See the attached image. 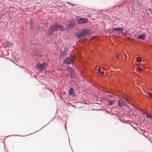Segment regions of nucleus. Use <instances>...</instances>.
<instances>
[{"mask_svg": "<svg viewBox=\"0 0 152 152\" xmlns=\"http://www.w3.org/2000/svg\"><path fill=\"white\" fill-rule=\"evenodd\" d=\"M125 31V32H124L123 33V34L125 35V34L126 33V31Z\"/></svg>", "mask_w": 152, "mask_h": 152, "instance_id": "obj_22", "label": "nucleus"}, {"mask_svg": "<svg viewBox=\"0 0 152 152\" xmlns=\"http://www.w3.org/2000/svg\"><path fill=\"white\" fill-rule=\"evenodd\" d=\"M67 54V50H65V49L64 50V51H61V55L62 56H66Z\"/></svg>", "mask_w": 152, "mask_h": 152, "instance_id": "obj_10", "label": "nucleus"}, {"mask_svg": "<svg viewBox=\"0 0 152 152\" xmlns=\"http://www.w3.org/2000/svg\"><path fill=\"white\" fill-rule=\"evenodd\" d=\"M6 44L7 45V46L10 47L11 45V44L10 43L7 42Z\"/></svg>", "mask_w": 152, "mask_h": 152, "instance_id": "obj_18", "label": "nucleus"}, {"mask_svg": "<svg viewBox=\"0 0 152 152\" xmlns=\"http://www.w3.org/2000/svg\"><path fill=\"white\" fill-rule=\"evenodd\" d=\"M125 104L126 103L124 102L121 100H119L118 103L119 106L120 107H121L122 106H124L125 105Z\"/></svg>", "mask_w": 152, "mask_h": 152, "instance_id": "obj_9", "label": "nucleus"}, {"mask_svg": "<svg viewBox=\"0 0 152 152\" xmlns=\"http://www.w3.org/2000/svg\"><path fill=\"white\" fill-rule=\"evenodd\" d=\"M146 37V34H141L137 37V38L140 39H145Z\"/></svg>", "mask_w": 152, "mask_h": 152, "instance_id": "obj_7", "label": "nucleus"}, {"mask_svg": "<svg viewBox=\"0 0 152 152\" xmlns=\"http://www.w3.org/2000/svg\"><path fill=\"white\" fill-rule=\"evenodd\" d=\"M91 33V31L89 29L87 28L83 29L80 32H79L77 35V38L78 39H81L82 37H84L89 35Z\"/></svg>", "mask_w": 152, "mask_h": 152, "instance_id": "obj_2", "label": "nucleus"}, {"mask_svg": "<svg viewBox=\"0 0 152 152\" xmlns=\"http://www.w3.org/2000/svg\"><path fill=\"white\" fill-rule=\"evenodd\" d=\"M136 60L137 62H140L142 61V59L140 57H137V58Z\"/></svg>", "mask_w": 152, "mask_h": 152, "instance_id": "obj_13", "label": "nucleus"}, {"mask_svg": "<svg viewBox=\"0 0 152 152\" xmlns=\"http://www.w3.org/2000/svg\"><path fill=\"white\" fill-rule=\"evenodd\" d=\"M75 90L72 87H70V89L68 91V94L69 95L72 96V95L74 92Z\"/></svg>", "mask_w": 152, "mask_h": 152, "instance_id": "obj_8", "label": "nucleus"}, {"mask_svg": "<svg viewBox=\"0 0 152 152\" xmlns=\"http://www.w3.org/2000/svg\"><path fill=\"white\" fill-rule=\"evenodd\" d=\"M113 31H118V33L122 34L124 32V30L121 28H112Z\"/></svg>", "mask_w": 152, "mask_h": 152, "instance_id": "obj_6", "label": "nucleus"}, {"mask_svg": "<svg viewBox=\"0 0 152 152\" xmlns=\"http://www.w3.org/2000/svg\"><path fill=\"white\" fill-rule=\"evenodd\" d=\"M88 21V20L87 18H80L77 21L78 23L79 24L85 23H87Z\"/></svg>", "mask_w": 152, "mask_h": 152, "instance_id": "obj_5", "label": "nucleus"}, {"mask_svg": "<svg viewBox=\"0 0 152 152\" xmlns=\"http://www.w3.org/2000/svg\"><path fill=\"white\" fill-rule=\"evenodd\" d=\"M74 61V60L70 57H66L64 60L65 63L67 64H72Z\"/></svg>", "mask_w": 152, "mask_h": 152, "instance_id": "obj_4", "label": "nucleus"}, {"mask_svg": "<svg viewBox=\"0 0 152 152\" xmlns=\"http://www.w3.org/2000/svg\"><path fill=\"white\" fill-rule=\"evenodd\" d=\"M76 21L74 19H72L69 21L65 28L62 25L57 23L51 25L49 28L48 32L47 35L51 37L53 32L57 31L58 29L61 31H64L66 28L67 31H69L74 28L75 25Z\"/></svg>", "mask_w": 152, "mask_h": 152, "instance_id": "obj_1", "label": "nucleus"}, {"mask_svg": "<svg viewBox=\"0 0 152 152\" xmlns=\"http://www.w3.org/2000/svg\"><path fill=\"white\" fill-rule=\"evenodd\" d=\"M114 102V100H111L109 102V103L108 104V105H109V106L112 105L113 104Z\"/></svg>", "mask_w": 152, "mask_h": 152, "instance_id": "obj_12", "label": "nucleus"}, {"mask_svg": "<svg viewBox=\"0 0 152 152\" xmlns=\"http://www.w3.org/2000/svg\"><path fill=\"white\" fill-rule=\"evenodd\" d=\"M137 70L138 72L141 71L142 70V69L140 67H137Z\"/></svg>", "mask_w": 152, "mask_h": 152, "instance_id": "obj_15", "label": "nucleus"}, {"mask_svg": "<svg viewBox=\"0 0 152 152\" xmlns=\"http://www.w3.org/2000/svg\"><path fill=\"white\" fill-rule=\"evenodd\" d=\"M33 22L31 21V22H30V24H31V26H33Z\"/></svg>", "mask_w": 152, "mask_h": 152, "instance_id": "obj_19", "label": "nucleus"}, {"mask_svg": "<svg viewBox=\"0 0 152 152\" xmlns=\"http://www.w3.org/2000/svg\"><path fill=\"white\" fill-rule=\"evenodd\" d=\"M98 72L99 73H100L101 72V69H99L98 70Z\"/></svg>", "mask_w": 152, "mask_h": 152, "instance_id": "obj_20", "label": "nucleus"}, {"mask_svg": "<svg viewBox=\"0 0 152 152\" xmlns=\"http://www.w3.org/2000/svg\"><path fill=\"white\" fill-rule=\"evenodd\" d=\"M112 97V96H110V95L109 96V98H110V97Z\"/></svg>", "mask_w": 152, "mask_h": 152, "instance_id": "obj_24", "label": "nucleus"}, {"mask_svg": "<svg viewBox=\"0 0 152 152\" xmlns=\"http://www.w3.org/2000/svg\"><path fill=\"white\" fill-rule=\"evenodd\" d=\"M67 3L68 4H70V5H71L72 6H74V5H75V4H72V3H70V2H67Z\"/></svg>", "mask_w": 152, "mask_h": 152, "instance_id": "obj_17", "label": "nucleus"}, {"mask_svg": "<svg viewBox=\"0 0 152 152\" xmlns=\"http://www.w3.org/2000/svg\"><path fill=\"white\" fill-rule=\"evenodd\" d=\"M100 73L101 75H103L104 73V72L103 71L101 72Z\"/></svg>", "mask_w": 152, "mask_h": 152, "instance_id": "obj_21", "label": "nucleus"}, {"mask_svg": "<svg viewBox=\"0 0 152 152\" xmlns=\"http://www.w3.org/2000/svg\"><path fill=\"white\" fill-rule=\"evenodd\" d=\"M148 95L150 98H152V94L151 93L149 92L148 93Z\"/></svg>", "mask_w": 152, "mask_h": 152, "instance_id": "obj_16", "label": "nucleus"}, {"mask_svg": "<svg viewBox=\"0 0 152 152\" xmlns=\"http://www.w3.org/2000/svg\"><path fill=\"white\" fill-rule=\"evenodd\" d=\"M67 70L68 71H69L70 73L71 74H72L73 73L74 71V69L71 67H69L67 68Z\"/></svg>", "mask_w": 152, "mask_h": 152, "instance_id": "obj_11", "label": "nucleus"}, {"mask_svg": "<svg viewBox=\"0 0 152 152\" xmlns=\"http://www.w3.org/2000/svg\"><path fill=\"white\" fill-rule=\"evenodd\" d=\"M65 126V128H66V126Z\"/></svg>", "mask_w": 152, "mask_h": 152, "instance_id": "obj_25", "label": "nucleus"}, {"mask_svg": "<svg viewBox=\"0 0 152 152\" xmlns=\"http://www.w3.org/2000/svg\"><path fill=\"white\" fill-rule=\"evenodd\" d=\"M48 66V64L45 62L43 63L42 64L39 63L37 64L36 69L39 72H42L46 69Z\"/></svg>", "mask_w": 152, "mask_h": 152, "instance_id": "obj_3", "label": "nucleus"}, {"mask_svg": "<svg viewBox=\"0 0 152 152\" xmlns=\"http://www.w3.org/2000/svg\"><path fill=\"white\" fill-rule=\"evenodd\" d=\"M146 117L147 118H152V116H150L149 115L148 113H146Z\"/></svg>", "mask_w": 152, "mask_h": 152, "instance_id": "obj_14", "label": "nucleus"}, {"mask_svg": "<svg viewBox=\"0 0 152 152\" xmlns=\"http://www.w3.org/2000/svg\"><path fill=\"white\" fill-rule=\"evenodd\" d=\"M149 10L151 12V13H152V9H150Z\"/></svg>", "mask_w": 152, "mask_h": 152, "instance_id": "obj_23", "label": "nucleus"}]
</instances>
